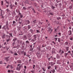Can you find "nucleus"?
I'll list each match as a JSON object with an SVG mask.
<instances>
[{"label":"nucleus","instance_id":"1","mask_svg":"<svg viewBox=\"0 0 73 73\" xmlns=\"http://www.w3.org/2000/svg\"><path fill=\"white\" fill-rule=\"evenodd\" d=\"M17 66L18 67H17L16 70H17L20 71V68H21V67L22 65L21 64H18Z\"/></svg>","mask_w":73,"mask_h":73},{"label":"nucleus","instance_id":"2","mask_svg":"<svg viewBox=\"0 0 73 73\" xmlns=\"http://www.w3.org/2000/svg\"><path fill=\"white\" fill-rule=\"evenodd\" d=\"M6 38H7L6 41L7 42H9L10 41V36L8 35H6L5 36Z\"/></svg>","mask_w":73,"mask_h":73},{"label":"nucleus","instance_id":"3","mask_svg":"<svg viewBox=\"0 0 73 73\" xmlns=\"http://www.w3.org/2000/svg\"><path fill=\"white\" fill-rule=\"evenodd\" d=\"M33 39H32L31 41H32L33 42H35V41H36V38H37V36H36V35H34L33 36Z\"/></svg>","mask_w":73,"mask_h":73},{"label":"nucleus","instance_id":"4","mask_svg":"<svg viewBox=\"0 0 73 73\" xmlns=\"http://www.w3.org/2000/svg\"><path fill=\"white\" fill-rule=\"evenodd\" d=\"M65 48L66 49V50L65 51V50H64H64L65 52H68V51L69 50V47L65 46Z\"/></svg>","mask_w":73,"mask_h":73},{"label":"nucleus","instance_id":"5","mask_svg":"<svg viewBox=\"0 0 73 73\" xmlns=\"http://www.w3.org/2000/svg\"><path fill=\"white\" fill-rule=\"evenodd\" d=\"M22 21H23L22 19H20V18H19V24H21L22 23Z\"/></svg>","mask_w":73,"mask_h":73},{"label":"nucleus","instance_id":"6","mask_svg":"<svg viewBox=\"0 0 73 73\" xmlns=\"http://www.w3.org/2000/svg\"><path fill=\"white\" fill-rule=\"evenodd\" d=\"M1 12H0V16H1V15H3L4 14V11L1 10Z\"/></svg>","mask_w":73,"mask_h":73},{"label":"nucleus","instance_id":"7","mask_svg":"<svg viewBox=\"0 0 73 73\" xmlns=\"http://www.w3.org/2000/svg\"><path fill=\"white\" fill-rule=\"evenodd\" d=\"M30 23V21L29 20H27L26 21L25 24L26 25H27V24H29Z\"/></svg>","mask_w":73,"mask_h":73},{"label":"nucleus","instance_id":"8","mask_svg":"<svg viewBox=\"0 0 73 73\" xmlns=\"http://www.w3.org/2000/svg\"><path fill=\"white\" fill-rule=\"evenodd\" d=\"M68 34L69 36H70V35H72V31H71V30H70L69 31H68Z\"/></svg>","mask_w":73,"mask_h":73},{"label":"nucleus","instance_id":"9","mask_svg":"<svg viewBox=\"0 0 73 73\" xmlns=\"http://www.w3.org/2000/svg\"><path fill=\"white\" fill-rule=\"evenodd\" d=\"M5 34L4 33H3L2 34V38H3V39H4V38H5Z\"/></svg>","mask_w":73,"mask_h":73},{"label":"nucleus","instance_id":"10","mask_svg":"<svg viewBox=\"0 0 73 73\" xmlns=\"http://www.w3.org/2000/svg\"><path fill=\"white\" fill-rule=\"evenodd\" d=\"M53 60V57L51 56V57L49 58H48V61H52Z\"/></svg>","mask_w":73,"mask_h":73},{"label":"nucleus","instance_id":"11","mask_svg":"<svg viewBox=\"0 0 73 73\" xmlns=\"http://www.w3.org/2000/svg\"><path fill=\"white\" fill-rule=\"evenodd\" d=\"M56 58L57 59H60V55L57 54L56 56Z\"/></svg>","mask_w":73,"mask_h":73},{"label":"nucleus","instance_id":"12","mask_svg":"<svg viewBox=\"0 0 73 73\" xmlns=\"http://www.w3.org/2000/svg\"><path fill=\"white\" fill-rule=\"evenodd\" d=\"M59 27H59V26H57V28L56 29H55V28H54L55 32H56L57 31V30L58 29H59L60 28Z\"/></svg>","mask_w":73,"mask_h":73},{"label":"nucleus","instance_id":"13","mask_svg":"<svg viewBox=\"0 0 73 73\" xmlns=\"http://www.w3.org/2000/svg\"><path fill=\"white\" fill-rule=\"evenodd\" d=\"M9 57H6L5 59L6 60V61L7 62L9 61Z\"/></svg>","mask_w":73,"mask_h":73},{"label":"nucleus","instance_id":"14","mask_svg":"<svg viewBox=\"0 0 73 73\" xmlns=\"http://www.w3.org/2000/svg\"><path fill=\"white\" fill-rule=\"evenodd\" d=\"M50 64H51V66H53V65L55 64V63L54 62H51L50 63Z\"/></svg>","mask_w":73,"mask_h":73},{"label":"nucleus","instance_id":"15","mask_svg":"<svg viewBox=\"0 0 73 73\" xmlns=\"http://www.w3.org/2000/svg\"><path fill=\"white\" fill-rule=\"evenodd\" d=\"M18 43H19V44L21 45V43L22 42V41H21V40H19L18 41Z\"/></svg>","mask_w":73,"mask_h":73},{"label":"nucleus","instance_id":"16","mask_svg":"<svg viewBox=\"0 0 73 73\" xmlns=\"http://www.w3.org/2000/svg\"><path fill=\"white\" fill-rule=\"evenodd\" d=\"M27 37H29V38L31 37V33H29L28 34Z\"/></svg>","mask_w":73,"mask_h":73},{"label":"nucleus","instance_id":"17","mask_svg":"<svg viewBox=\"0 0 73 73\" xmlns=\"http://www.w3.org/2000/svg\"><path fill=\"white\" fill-rule=\"evenodd\" d=\"M58 42H61V38H58Z\"/></svg>","mask_w":73,"mask_h":73},{"label":"nucleus","instance_id":"18","mask_svg":"<svg viewBox=\"0 0 73 73\" xmlns=\"http://www.w3.org/2000/svg\"><path fill=\"white\" fill-rule=\"evenodd\" d=\"M57 63L58 64H61V62H60L59 60H58L57 61Z\"/></svg>","mask_w":73,"mask_h":73},{"label":"nucleus","instance_id":"19","mask_svg":"<svg viewBox=\"0 0 73 73\" xmlns=\"http://www.w3.org/2000/svg\"><path fill=\"white\" fill-rule=\"evenodd\" d=\"M42 69H43V71H44V72H45V71H46V69H45V68L43 67L42 68Z\"/></svg>","mask_w":73,"mask_h":73},{"label":"nucleus","instance_id":"20","mask_svg":"<svg viewBox=\"0 0 73 73\" xmlns=\"http://www.w3.org/2000/svg\"><path fill=\"white\" fill-rule=\"evenodd\" d=\"M68 53H64V56H65V57H66L67 56V55H68Z\"/></svg>","mask_w":73,"mask_h":73},{"label":"nucleus","instance_id":"21","mask_svg":"<svg viewBox=\"0 0 73 73\" xmlns=\"http://www.w3.org/2000/svg\"><path fill=\"white\" fill-rule=\"evenodd\" d=\"M19 35H23V34H22V32L20 31L19 33Z\"/></svg>","mask_w":73,"mask_h":73},{"label":"nucleus","instance_id":"22","mask_svg":"<svg viewBox=\"0 0 73 73\" xmlns=\"http://www.w3.org/2000/svg\"><path fill=\"white\" fill-rule=\"evenodd\" d=\"M36 33H40V31L39 30H37L36 31Z\"/></svg>","mask_w":73,"mask_h":73},{"label":"nucleus","instance_id":"23","mask_svg":"<svg viewBox=\"0 0 73 73\" xmlns=\"http://www.w3.org/2000/svg\"><path fill=\"white\" fill-rule=\"evenodd\" d=\"M31 28V26H30V25H28V29H30Z\"/></svg>","mask_w":73,"mask_h":73},{"label":"nucleus","instance_id":"24","mask_svg":"<svg viewBox=\"0 0 73 73\" xmlns=\"http://www.w3.org/2000/svg\"><path fill=\"white\" fill-rule=\"evenodd\" d=\"M33 24H35V23H36V20H35L33 21Z\"/></svg>","mask_w":73,"mask_h":73},{"label":"nucleus","instance_id":"25","mask_svg":"<svg viewBox=\"0 0 73 73\" xmlns=\"http://www.w3.org/2000/svg\"><path fill=\"white\" fill-rule=\"evenodd\" d=\"M30 32H31V33H33V30L31 29L30 30Z\"/></svg>","mask_w":73,"mask_h":73},{"label":"nucleus","instance_id":"26","mask_svg":"<svg viewBox=\"0 0 73 73\" xmlns=\"http://www.w3.org/2000/svg\"><path fill=\"white\" fill-rule=\"evenodd\" d=\"M64 53V51L63 50H62L61 53H60V55H61L62 54H63Z\"/></svg>","mask_w":73,"mask_h":73},{"label":"nucleus","instance_id":"27","mask_svg":"<svg viewBox=\"0 0 73 73\" xmlns=\"http://www.w3.org/2000/svg\"><path fill=\"white\" fill-rule=\"evenodd\" d=\"M58 38H54V39L55 40L56 42L57 41V39Z\"/></svg>","mask_w":73,"mask_h":73},{"label":"nucleus","instance_id":"28","mask_svg":"<svg viewBox=\"0 0 73 73\" xmlns=\"http://www.w3.org/2000/svg\"><path fill=\"white\" fill-rule=\"evenodd\" d=\"M9 34V35L11 37H13V36H12V33H8Z\"/></svg>","mask_w":73,"mask_h":73},{"label":"nucleus","instance_id":"29","mask_svg":"<svg viewBox=\"0 0 73 73\" xmlns=\"http://www.w3.org/2000/svg\"><path fill=\"white\" fill-rule=\"evenodd\" d=\"M20 17H19V18H20V19H21V18H23V15H21L20 16Z\"/></svg>","mask_w":73,"mask_h":73},{"label":"nucleus","instance_id":"30","mask_svg":"<svg viewBox=\"0 0 73 73\" xmlns=\"http://www.w3.org/2000/svg\"><path fill=\"white\" fill-rule=\"evenodd\" d=\"M52 72L53 73H54V72H55V70L54 69H52Z\"/></svg>","mask_w":73,"mask_h":73},{"label":"nucleus","instance_id":"31","mask_svg":"<svg viewBox=\"0 0 73 73\" xmlns=\"http://www.w3.org/2000/svg\"><path fill=\"white\" fill-rule=\"evenodd\" d=\"M68 44V42H66L65 43V45H67Z\"/></svg>","mask_w":73,"mask_h":73},{"label":"nucleus","instance_id":"32","mask_svg":"<svg viewBox=\"0 0 73 73\" xmlns=\"http://www.w3.org/2000/svg\"><path fill=\"white\" fill-rule=\"evenodd\" d=\"M50 68H51V66H49L47 68V69H50Z\"/></svg>","mask_w":73,"mask_h":73},{"label":"nucleus","instance_id":"33","mask_svg":"<svg viewBox=\"0 0 73 73\" xmlns=\"http://www.w3.org/2000/svg\"><path fill=\"white\" fill-rule=\"evenodd\" d=\"M51 8H52V9H54V8H55V7L53 6H51Z\"/></svg>","mask_w":73,"mask_h":73},{"label":"nucleus","instance_id":"34","mask_svg":"<svg viewBox=\"0 0 73 73\" xmlns=\"http://www.w3.org/2000/svg\"><path fill=\"white\" fill-rule=\"evenodd\" d=\"M16 40H17V39H16V38H15L13 39V41H14V42H15V41H16Z\"/></svg>","mask_w":73,"mask_h":73},{"label":"nucleus","instance_id":"35","mask_svg":"<svg viewBox=\"0 0 73 73\" xmlns=\"http://www.w3.org/2000/svg\"><path fill=\"white\" fill-rule=\"evenodd\" d=\"M61 49H60L59 51V53L60 54H61Z\"/></svg>","mask_w":73,"mask_h":73},{"label":"nucleus","instance_id":"36","mask_svg":"<svg viewBox=\"0 0 73 73\" xmlns=\"http://www.w3.org/2000/svg\"><path fill=\"white\" fill-rule=\"evenodd\" d=\"M9 11V9H7L6 10V12H8Z\"/></svg>","mask_w":73,"mask_h":73},{"label":"nucleus","instance_id":"37","mask_svg":"<svg viewBox=\"0 0 73 73\" xmlns=\"http://www.w3.org/2000/svg\"><path fill=\"white\" fill-rule=\"evenodd\" d=\"M50 30H51V29L49 28L48 30V32H50Z\"/></svg>","mask_w":73,"mask_h":73},{"label":"nucleus","instance_id":"38","mask_svg":"<svg viewBox=\"0 0 73 73\" xmlns=\"http://www.w3.org/2000/svg\"><path fill=\"white\" fill-rule=\"evenodd\" d=\"M23 9L24 10H25V11L26 10V8H25V7H23Z\"/></svg>","mask_w":73,"mask_h":73},{"label":"nucleus","instance_id":"39","mask_svg":"<svg viewBox=\"0 0 73 73\" xmlns=\"http://www.w3.org/2000/svg\"><path fill=\"white\" fill-rule=\"evenodd\" d=\"M70 40H73V37H71L70 38Z\"/></svg>","mask_w":73,"mask_h":73},{"label":"nucleus","instance_id":"40","mask_svg":"<svg viewBox=\"0 0 73 73\" xmlns=\"http://www.w3.org/2000/svg\"><path fill=\"white\" fill-rule=\"evenodd\" d=\"M23 54L24 56H26V52H23Z\"/></svg>","mask_w":73,"mask_h":73},{"label":"nucleus","instance_id":"41","mask_svg":"<svg viewBox=\"0 0 73 73\" xmlns=\"http://www.w3.org/2000/svg\"><path fill=\"white\" fill-rule=\"evenodd\" d=\"M16 19H17V20H16V21H17V18H19V16H17L16 17Z\"/></svg>","mask_w":73,"mask_h":73},{"label":"nucleus","instance_id":"42","mask_svg":"<svg viewBox=\"0 0 73 73\" xmlns=\"http://www.w3.org/2000/svg\"><path fill=\"white\" fill-rule=\"evenodd\" d=\"M57 19L58 20H60V19H61V17H58V18H57Z\"/></svg>","mask_w":73,"mask_h":73},{"label":"nucleus","instance_id":"43","mask_svg":"<svg viewBox=\"0 0 73 73\" xmlns=\"http://www.w3.org/2000/svg\"><path fill=\"white\" fill-rule=\"evenodd\" d=\"M54 60L55 62H56V58H54Z\"/></svg>","mask_w":73,"mask_h":73},{"label":"nucleus","instance_id":"44","mask_svg":"<svg viewBox=\"0 0 73 73\" xmlns=\"http://www.w3.org/2000/svg\"><path fill=\"white\" fill-rule=\"evenodd\" d=\"M61 33H59L58 34V35H59V36H61Z\"/></svg>","mask_w":73,"mask_h":73},{"label":"nucleus","instance_id":"45","mask_svg":"<svg viewBox=\"0 0 73 73\" xmlns=\"http://www.w3.org/2000/svg\"><path fill=\"white\" fill-rule=\"evenodd\" d=\"M69 29H72V26H70L69 27Z\"/></svg>","mask_w":73,"mask_h":73},{"label":"nucleus","instance_id":"46","mask_svg":"<svg viewBox=\"0 0 73 73\" xmlns=\"http://www.w3.org/2000/svg\"><path fill=\"white\" fill-rule=\"evenodd\" d=\"M19 63V64H21V60H19L18 61Z\"/></svg>","mask_w":73,"mask_h":73},{"label":"nucleus","instance_id":"47","mask_svg":"<svg viewBox=\"0 0 73 73\" xmlns=\"http://www.w3.org/2000/svg\"><path fill=\"white\" fill-rule=\"evenodd\" d=\"M10 8H11V9H12V7H13V6H12V5H11L10 6Z\"/></svg>","mask_w":73,"mask_h":73},{"label":"nucleus","instance_id":"48","mask_svg":"<svg viewBox=\"0 0 73 73\" xmlns=\"http://www.w3.org/2000/svg\"><path fill=\"white\" fill-rule=\"evenodd\" d=\"M3 61H0V64H3Z\"/></svg>","mask_w":73,"mask_h":73},{"label":"nucleus","instance_id":"49","mask_svg":"<svg viewBox=\"0 0 73 73\" xmlns=\"http://www.w3.org/2000/svg\"><path fill=\"white\" fill-rule=\"evenodd\" d=\"M42 23H43L42 22H39V24H42Z\"/></svg>","mask_w":73,"mask_h":73},{"label":"nucleus","instance_id":"50","mask_svg":"<svg viewBox=\"0 0 73 73\" xmlns=\"http://www.w3.org/2000/svg\"><path fill=\"white\" fill-rule=\"evenodd\" d=\"M24 38H25V39H27V36H25V35L24 36Z\"/></svg>","mask_w":73,"mask_h":73},{"label":"nucleus","instance_id":"51","mask_svg":"<svg viewBox=\"0 0 73 73\" xmlns=\"http://www.w3.org/2000/svg\"><path fill=\"white\" fill-rule=\"evenodd\" d=\"M48 27H49V26H50V23H48Z\"/></svg>","mask_w":73,"mask_h":73},{"label":"nucleus","instance_id":"52","mask_svg":"<svg viewBox=\"0 0 73 73\" xmlns=\"http://www.w3.org/2000/svg\"><path fill=\"white\" fill-rule=\"evenodd\" d=\"M49 14L50 15H53V14L52 13H50Z\"/></svg>","mask_w":73,"mask_h":73},{"label":"nucleus","instance_id":"53","mask_svg":"<svg viewBox=\"0 0 73 73\" xmlns=\"http://www.w3.org/2000/svg\"><path fill=\"white\" fill-rule=\"evenodd\" d=\"M57 66H55V70H56V69H57Z\"/></svg>","mask_w":73,"mask_h":73},{"label":"nucleus","instance_id":"54","mask_svg":"<svg viewBox=\"0 0 73 73\" xmlns=\"http://www.w3.org/2000/svg\"><path fill=\"white\" fill-rule=\"evenodd\" d=\"M33 48H31L30 49V50H31V51H32V50H33Z\"/></svg>","mask_w":73,"mask_h":73},{"label":"nucleus","instance_id":"55","mask_svg":"<svg viewBox=\"0 0 73 73\" xmlns=\"http://www.w3.org/2000/svg\"><path fill=\"white\" fill-rule=\"evenodd\" d=\"M6 3H7V4H9V3L8 2L6 1Z\"/></svg>","mask_w":73,"mask_h":73},{"label":"nucleus","instance_id":"56","mask_svg":"<svg viewBox=\"0 0 73 73\" xmlns=\"http://www.w3.org/2000/svg\"><path fill=\"white\" fill-rule=\"evenodd\" d=\"M69 8H70V9H72V6H70L69 7Z\"/></svg>","mask_w":73,"mask_h":73},{"label":"nucleus","instance_id":"57","mask_svg":"<svg viewBox=\"0 0 73 73\" xmlns=\"http://www.w3.org/2000/svg\"><path fill=\"white\" fill-rule=\"evenodd\" d=\"M31 72H32V73H34L35 71H34L33 70H31Z\"/></svg>","mask_w":73,"mask_h":73},{"label":"nucleus","instance_id":"58","mask_svg":"<svg viewBox=\"0 0 73 73\" xmlns=\"http://www.w3.org/2000/svg\"><path fill=\"white\" fill-rule=\"evenodd\" d=\"M13 24H15V23H16V21H13Z\"/></svg>","mask_w":73,"mask_h":73},{"label":"nucleus","instance_id":"59","mask_svg":"<svg viewBox=\"0 0 73 73\" xmlns=\"http://www.w3.org/2000/svg\"><path fill=\"white\" fill-rule=\"evenodd\" d=\"M3 1H1V5H3Z\"/></svg>","mask_w":73,"mask_h":73},{"label":"nucleus","instance_id":"60","mask_svg":"<svg viewBox=\"0 0 73 73\" xmlns=\"http://www.w3.org/2000/svg\"><path fill=\"white\" fill-rule=\"evenodd\" d=\"M15 4L16 5H17V2H15Z\"/></svg>","mask_w":73,"mask_h":73},{"label":"nucleus","instance_id":"61","mask_svg":"<svg viewBox=\"0 0 73 73\" xmlns=\"http://www.w3.org/2000/svg\"><path fill=\"white\" fill-rule=\"evenodd\" d=\"M26 43H29V42L27 40L26 42Z\"/></svg>","mask_w":73,"mask_h":73},{"label":"nucleus","instance_id":"62","mask_svg":"<svg viewBox=\"0 0 73 73\" xmlns=\"http://www.w3.org/2000/svg\"><path fill=\"white\" fill-rule=\"evenodd\" d=\"M9 66H10L9 65L8 66L6 67V68H9Z\"/></svg>","mask_w":73,"mask_h":73},{"label":"nucleus","instance_id":"63","mask_svg":"<svg viewBox=\"0 0 73 73\" xmlns=\"http://www.w3.org/2000/svg\"><path fill=\"white\" fill-rule=\"evenodd\" d=\"M71 52L70 51H69L68 52V53H71Z\"/></svg>","mask_w":73,"mask_h":73},{"label":"nucleus","instance_id":"64","mask_svg":"<svg viewBox=\"0 0 73 73\" xmlns=\"http://www.w3.org/2000/svg\"><path fill=\"white\" fill-rule=\"evenodd\" d=\"M11 72H12V73H13L14 72V71H13V70H11Z\"/></svg>","mask_w":73,"mask_h":73}]
</instances>
